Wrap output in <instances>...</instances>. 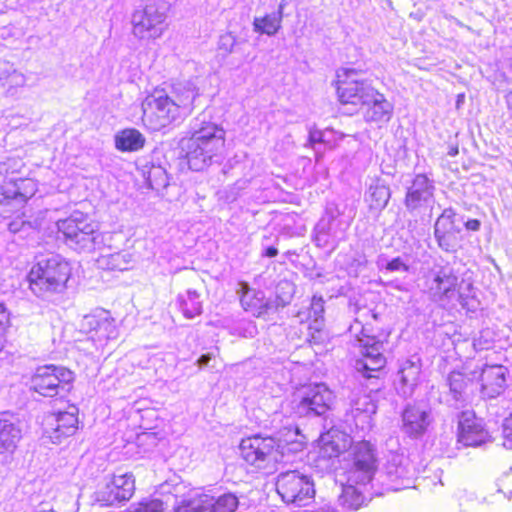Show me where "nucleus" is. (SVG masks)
I'll return each instance as SVG.
<instances>
[{"label": "nucleus", "mask_w": 512, "mask_h": 512, "mask_svg": "<svg viewBox=\"0 0 512 512\" xmlns=\"http://www.w3.org/2000/svg\"><path fill=\"white\" fill-rule=\"evenodd\" d=\"M199 96V88L193 80L174 83L169 93L156 90L142 103V121L152 131L182 122L192 114Z\"/></svg>", "instance_id": "1"}, {"label": "nucleus", "mask_w": 512, "mask_h": 512, "mask_svg": "<svg viewBox=\"0 0 512 512\" xmlns=\"http://www.w3.org/2000/svg\"><path fill=\"white\" fill-rule=\"evenodd\" d=\"M190 136L180 140V148L185 153L188 166L194 171H203L219 162L225 146V131L216 123L198 115L189 125Z\"/></svg>", "instance_id": "2"}, {"label": "nucleus", "mask_w": 512, "mask_h": 512, "mask_svg": "<svg viewBox=\"0 0 512 512\" xmlns=\"http://www.w3.org/2000/svg\"><path fill=\"white\" fill-rule=\"evenodd\" d=\"M70 276L71 266L62 256H42L28 274L29 287L35 296L49 301L54 295L64 292Z\"/></svg>", "instance_id": "3"}, {"label": "nucleus", "mask_w": 512, "mask_h": 512, "mask_svg": "<svg viewBox=\"0 0 512 512\" xmlns=\"http://www.w3.org/2000/svg\"><path fill=\"white\" fill-rule=\"evenodd\" d=\"M58 231L63 234L65 243L79 252H92L100 249L103 237L97 226L81 212L57 222Z\"/></svg>", "instance_id": "4"}, {"label": "nucleus", "mask_w": 512, "mask_h": 512, "mask_svg": "<svg viewBox=\"0 0 512 512\" xmlns=\"http://www.w3.org/2000/svg\"><path fill=\"white\" fill-rule=\"evenodd\" d=\"M335 395L324 383L301 389L292 401L293 413L298 417H327L333 408Z\"/></svg>", "instance_id": "5"}, {"label": "nucleus", "mask_w": 512, "mask_h": 512, "mask_svg": "<svg viewBox=\"0 0 512 512\" xmlns=\"http://www.w3.org/2000/svg\"><path fill=\"white\" fill-rule=\"evenodd\" d=\"M75 374L64 366L44 365L38 367L31 377V389L44 397L62 396L68 393Z\"/></svg>", "instance_id": "6"}, {"label": "nucleus", "mask_w": 512, "mask_h": 512, "mask_svg": "<svg viewBox=\"0 0 512 512\" xmlns=\"http://www.w3.org/2000/svg\"><path fill=\"white\" fill-rule=\"evenodd\" d=\"M388 335H370L365 327H362L358 342L361 348L362 358L356 360L355 369L367 379L378 378V373L386 365L383 353L387 344Z\"/></svg>", "instance_id": "7"}, {"label": "nucleus", "mask_w": 512, "mask_h": 512, "mask_svg": "<svg viewBox=\"0 0 512 512\" xmlns=\"http://www.w3.org/2000/svg\"><path fill=\"white\" fill-rule=\"evenodd\" d=\"M276 490L287 504L305 506L315 496L311 478L297 470L282 472L277 476Z\"/></svg>", "instance_id": "8"}, {"label": "nucleus", "mask_w": 512, "mask_h": 512, "mask_svg": "<svg viewBox=\"0 0 512 512\" xmlns=\"http://www.w3.org/2000/svg\"><path fill=\"white\" fill-rule=\"evenodd\" d=\"M166 10L165 5H160L155 0L137 8L131 18L134 36L139 39L161 37L166 30Z\"/></svg>", "instance_id": "9"}, {"label": "nucleus", "mask_w": 512, "mask_h": 512, "mask_svg": "<svg viewBox=\"0 0 512 512\" xmlns=\"http://www.w3.org/2000/svg\"><path fill=\"white\" fill-rule=\"evenodd\" d=\"M276 441L272 436L259 434L242 439L239 445L241 458L256 469H266L281 462L275 450Z\"/></svg>", "instance_id": "10"}, {"label": "nucleus", "mask_w": 512, "mask_h": 512, "mask_svg": "<svg viewBox=\"0 0 512 512\" xmlns=\"http://www.w3.org/2000/svg\"><path fill=\"white\" fill-rule=\"evenodd\" d=\"M37 191V184L31 178L9 177L1 186L0 217L19 210Z\"/></svg>", "instance_id": "11"}, {"label": "nucleus", "mask_w": 512, "mask_h": 512, "mask_svg": "<svg viewBox=\"0 0 512 512\" xmlns=\"http://www.w3.org/2000/svg\"><path fill=\"white\" fill-rule=\"evenodd\" d=\"M357 74L352 68H342L337 72V93L341 103L363 106L377 91L367 80L357 78Z\"/></svg>", "instance_id": "12"}, {"label": "nucleus", "mask_w": 512, "mask_h": 512, "mask_svg": "<svg viewBox=\"0 0 512 512\" xmlns=\"http://www.w3.org/2000/svg\"><path fill=\"white\" fill-rule=\"evenodd\" d=\"M376 459L372 445L362 441L353 447L352 461L346 471V483L366 488L375 474Z\"/></svg>", "instance_id": "13"}, {"label": "nucleus", "mask_w": 512, "mask_h": 512, "mask_svg": "<svg viewBox=\"0 0 512 512\" xmlns=\"http://www.w3.org/2000/svg\"><path fill=\"white\" fill-rule=\"evenodd\" d=\"M401 431L412 440H420L434 422L432 409L423 403H408L401 413Z\"/></svg>", "instance_id": "14"}, {"label": "nucleus", "mask_w": 512, "mask_h": 512, "mask_svg": "<svg viewBox=\"0 0 512 512\" xmlns=\"http://www.w3.org/2000/svg\"><path fill=\"white\" fill-rule=\"evenodd\" d=\"M383 476L388 490L409 488L414 477V467L404 454L392 453L384 466Z\"/></svg>", "instance_id": "15"}, {"label": "nucleus", "mask_w": 512, "mask_h": 512, "mask_svg": "<svg viewBox=\"0 0 512 512\" xmlns=\"http://www.w3.org/2000/svg\"><path fill=\"white\" fill-rule=\"evenodd\" d=\"M456 216L453 208H446L434 224L436 242L440 249L448 253H454L460 247L462 229L456 223Z\"/></svg>", "instance_id": "16"}, {"label": "nucleus", "mask_w": 512, "mask_h": 512, "mask_svg": "<svg viewBox=\"0 0 512 512\" xmlns=\"http://www.w3.org/2000/svg\"><path fill=\"white\" fill-rule=\"evenodd\" d=\"M489 439L482 419L477 418L472 412H462L458 422V442L466 447H478Z\"/></svg>", "instance_id": "17"}, {"label": "nucleus", "mask_w": 512, "mask_h": 512, "mask_svg": "<svg viewBox=\"0 0 512 512\" xmlns=\"http://www.w3.org/2000/svg\"><path fill=\"white\" fill-rule=\"evenodd\" d=\"M435 191L434 181L427 175L416 174L407 187L404 204L409 211H414L423 205L429 204Z\"/></svg>", "instance_id": "18"}, {"label": "nucleus", "mask_w": 512, "mask_h": 512, "mask_svg": "<svg viewBox=\"0 0 512 512\" xmlns=\"http://www.w3.org/2000/svg\"><path fill=\"white\" fill-rule=\"evenodd\" d=\"M78 408L70 405L68 410L59 411L51 418V430H47V437L52 443L60 444L64 438L75 434L78 429Z\"/></svg>", "instance_id": "19"}, {"label": "nucleus", "mask_w": 512, "mask_h": 512, "mask_svg": "<svg viewBox=\"0 0 512 512\" xmlns=\"http://www.w3.org/2000/svg\"><path fill=\"white\" fill-rule=\"evenodd\" d=\"M21 438L18 418L10 411L0 412V454L13 452Z\"/></svg>", "instance_id": "20"}, {"label": "nucleus", "mask_w": 512, "mask_h": 512, "mask_svg": "<svg viewBox=\"0 0 512 512\" xmlns=\"http://www.w3.org/2000/svg\"><path fill=\"white\" fill-rule=\"evenodd\" d=\"M507 369L502 365H486L481 372V392L484 397L496 398L506 387Z\"/></svg>", "instance_id": "21"}, {"label": "nucleus", "mask_w": 512, "mask_h": 512, "mask_svg": "<svg viewBox=\"0 0 512 512\" xmlns=\"http://www.w3.org/2000/svg\"><path fill=\"white\" fill-rule=\"evenodd\" d=\"M237 293L243 309L255 317L263 316L272 308V304L265 299L264 292L250 288L246 282L239 283Z\"/></svg>", "instance_id": "22"}, {"label": "nucleus", "mask_w": 512, "mask_h": 512, "mask_svg": "<svg viewBox=\"0 0 512 512\" xmlns=\"http://www.w3.org/2000/svg\"><path fill=\"white\" fill-rule=\"evenodd\" d=\"M273 438L276 441L275 450L278 453V457H281V462L284 461L286 455L300 452L304 448V442L300 439L303 436L300 434L299 428L291 424L280 429Z\"/></svg>", "instance_id": "23"}, {"label": "nucleus", "mask_w": 512, "mask_h": 512, "mask_svg": "<svg viewBox=\"0 0 512 512\" xmlns=\"http://www.w3.org/2000/svg\"><path fill=\"white\" fill-rule=\"evenodd\" d=\"M458 277L449 267H440L434 271L429 289L437 300L450 299L454 294Z\"/></svg>", "instance_id": "24"}, {"label": "nucleus", "mask_w": 512, "mask_h": 512, "mask_svg": "<svg viewBox=\"0 0 512 512\" xmlns=\"http://www.w3.org/2000/svg\"><path fill=\"white\" fill-rule=\"evenodd\" d=\"M421 373L420 360L408 359L400 367L398 371L399 383L397 385V391L403 397L412 396L416 386L419 382Z\"/></svg>", "instance_id": "25"}, {"label": "nucleus", "mask_w": 512, "mask_h": 512, "mask_svg": "<svg viewBox=\"0 0 512 512\" xmlns=\"http://www.w3.org/2000/svg\"><path fill=\"white\" fill-rule=\"evenodd\" d=\"M319 457L323 459L337 458L349 446L346 435L337 429H331L320 436Z\"/></svg>", "instance_id": "26"}, {"label": "nucleus", "mask_w": 512, "mask_h": 512, "mask_svg": "<svg viewBox=\"0 0 512 512\" xmlns=\"http://www.w3.org/2000/svg\"><path fill=\"white\" fill-rule=\"evenodd\" d=\"M363 106H366L364 112L366 122H388L392 117L393 105L378 91Z\"/></svg>", "instance_id": "27"}, {"label": "nucleus", "mask_w": 512, "mask_h": 512, "mask_svg": "<svg viewBox=\"0 0 512 512\" xmlns=\"http://www.w3.org/2000/svg\"><path fill=\"white\" fill-rule=\"evenodd\" d=\"M449 387V395L456 404L464 405L470 398L472 379L460 371H452L446 378Z\"/></svg>", "instance_id": "28"}, {"label": "nucleus", "mask_w": 512, "mask_h": 512, "mask_svg": "<svg viewBox=\"0 0 512 512\" xmlns=\"http://www.w3.org/2000/svg\"><path fill=\"white\" fill-rule=\"evenodd\" d=\"M326 214L328 217V222L325 223L324 220H321L318 223L316 226L317 233L315 240L318 245L326 246L331 244L334 247L340 238L331 232L332 223L336 220V218L343 214V210H341L335 203H329L326 208Z\"/></svg>", "instance_id": "29"}, {"label": "nucleus", "mask_w": 512, "mask_h": 512, "mask_svg": "<svg viewBox=\"0 0 512 512\" xmlns=\"http://www.w3.org/2000/svg\"><path fill=\"white\" fill-rule=\"evenodd\" d=\"M286 2L281 1L277 11L268 13L262 17H255L253 20V31L267 36H274L282 26L284 9Z\"/></svg>", "instance_id": "30"}, {"label": "nucleus", "mask_w": 512, "mask_h": 512, "mask_svg": "<svg viewBox=\"0 0 512 512\" xmlns=\"http://www.w3.org/2000/svg\"><path fill=\"white\" fill-rule=\"evenodd\" d=\"M207 501V494L191 489L186 494L175 497L173 512H205Z\"/></svg>", "instance_id": "31"}, {"label": "nucleus", "mask_w": 512, "mask_h": 512, "mask_svg": "<svg viewBox=\"0 0 512 512\" xmlns=\"http://www.w3.org/2000/svg\"><path fill=\"white\" fill-rule=\"evenodd\" d=\"M145 137L134 128L124 129L115 135V146L123 152L137 151L143 148Z\"/></svg>", "instance_id": "32"}, {"label": "nucleus", "mask_w": 512, "mask_h": 512, "mask_svg": "<svg viewBox=\"0 0 512 512\" xmlns=\"http://www.w3.org/2000/svg\"><path fill=\"white\" fill-rule=\"evenodd\" d=\"M362 487L352 484H342L341 494L339 495V504L346 509L357 510L362 507L366 501Z\"/></svg>", "instance_id": "33"}, {"label": "nucleus", "mask_w": 512, "mask_h": 512, "mask_svg": "<svg viewBox=\"0 0 512 512\" xmlns=\"http://www.w3.org/2000/svg\"><path fill=\"white\" fill-rule=\"evenodd\" d=\"M300 321L310 320L309 328L320 332L324 326V300L322 297L313 296L306 312H298Z\"/></svg>", "instance_id": "34"}, {"label": "nucleus", "mask_w": 512, "mask_h": 512, "mask_svg": "<svg viewBox=\"0 0 512 512\" xmlns=\"http://www.w3.org/2000/svg\"><path fill=\"white\" fill-rule=\"evenodd\" d=\"M391 197L390 188L383 183L370 185L365 195V200L371 210H383Z\"/></svg>", "instance_id": "35"}, {"label": "nucleus", "mask_w": 512, "mask_h": 512, "mask_svg": "<svg viewBox=\"0 0 512 512\" xmlns=\"http://www.w3.org/2000/svg\"><path fill=\"white\" fill-rule=\"evenodd\" d=\"M377 411V405L369 395H362L351 404L352 416L363 424H370L372 416Z\"/></svg>", "instance_id": "36"}, {"label": "nucleus", "mask_w": 512, "mask_h": 512, "mask_svg": "<svg viewBox=\"0 0 512 512\" xmlns=\"http://www.w3.org/2000/svg\"><path fill=\"white\" fill-rule=\"evenodd\" d=\"M132 261V255L129 252L122 251L101 255L97 263L103 269L124 271L129 269Z\"/></svg>", "instance_id": "37"}, {"label": "nucleus", "mask_w": 512, "mask_h": 512, "mask_svg": "<svg viewBox=\"0 0 512 512\" xmlns=\"http://www.w3.org/2000/svg\"><path fill=\"white\" fill-rule=\"evenodd\" d=\"M178 302L183 315L188 319L202 313L200 294L196 290L189 289L185 294L179 295Z\"/></svg>", "instance_id": "38"}, {"label": "nucleus", "mask_w": 512, "mask_h": 512, "mask_svg": "<svg viewBox=\"0 0 512 512\" xmlns=\"http://www.w3.org/2000/svg\"><path fill=\"white\" fill-rule=\"evenodd\" d=\"M207 501L205 504V511L209 512H234L238 507V499L232 493H226L215 499L213 496L207 494Z\"/></svg>", "instance_id": "39"}, {"label": "nucleus", "mask_w": 512, "mask_h": 512, "mask_svg": "<svg viewBox=\"0 0 512 512\" xmlns=\"http://www.w3.org/2000/svg\"><path fill=\"white\" fill-rule=\"evenodd\" d=\"M110 487L119 492L123 502L128 501L135 491V480L132 474L114 475L110 481Z\"/></svg>", "instance_id": "40"}, {"label": "nucleus", "mask_w": 512, "mask_h": 512, "mask_svg": "<svg viewBox=\"0 0 512 512\" xmlns=\"http://www.w3.org/2000/svg\"><path fill=\"white\" fill-rule=\"evenodd\" d=\"M146 180L149 187L158 192L169 185L166 170L161 166H152L148 171Z\"/></svg>", "instance_id": "41"}, {"label": "nucleus", "mask_w": 512, "mask_h": 512, "mask_svg": "<svg viewBox=\"0 0 512 512\" xmlns=\"http://www.w3.org/2000/svg\"><path fill=\"white\" fill-rule=\"evenodd\" d=\"M95 501L102 506H114L123 502L119 497V492L110 487V481L95 492Z\"/></svg>", "instance_id": "42"}, {"label": "nucleus", "mask_w": 512, "mask_h": 512, "mask_svg": "<svg viewBox=\"0 0 512 512\" xmlns=\"http://www.w3.org/2000/svg\"><path fill=\"white\" fill-rule=\"evenodd\" d=\"M104 309H97L93 313L85 315L80 321V330L85 333L95 332L97 335L102 318L106 315Z\"/></svg>", "instance_id": "43"}, {"label": "nucleus", "mask_w": 512, "mask_h": 512, "mask_svg": "<svg viewBox=\"0 0 512 512\" xmlns=\"http://www.w3.org/2000/svg\"><path fill=\"white\" fill-rule=\"evenodd\" d=\"M164 503L157 498H144L138 503H132L126 512H163Z\"/></svg>", "instance_id": "44"}, {"label": "nucleus", "mask_w": 512, "mask_h": 512, "mask_svg": "<svg viewBox=\"0 0 512 512\" xmlns=\"http://www.w3.org/2000/svg\"><path fill=\"white\" fill-rule=\"evenodd\" d=\"M102 322L99 326L97 337L102 340H111L118 337V330L115 324V319L111 317L109 311H106V315L101 319Z\"/></svg>", "instance_id": "45"}, {"label": "nucleus", "mask_w": 512, "mask_h": 512, "mask_svg": "<svg viewBox=\"0 0 512 512\" xmlns=\"http://www.w3.org/2000/svg\"><path fill=\"white\" fill-rule=\"evenodd\" d=\"M380 269H385L388 272H408L409 265L400 256L392 258L390 260H380L378 262Z\"/></svg>", "instance_id": "46"}, {"label": "nucleus", "mask_w": 512, "mask_h": 512, "mask_svg": "<svg viewBox=\"0 0 512 512\" xmlns=\"http://www.w3.org/2000/svg\"><path fill=\"white\" fill-rule=\"evenodd\" d=\"M503 446L512 449V417L506 418L502 423Z\"/></svg>", "instance_id": "47"}, {"label": "nucleus", "mask_w": 512, "mask_h": 512, "mask_svg": "<svg viewBox=\"0 0 512 512\" xmlns=\"http://www.w3.org/2000/svg\"><path fill=\"white\" fill-rule=\"evenodd\" d=\"M236 44V37L231 33H226L220 37L219 48L226 53H231Z\"/></svg>", "instance_id": "48"}, {"label": "nucleus", "mask_w": 512, "mask_h": 512, "mask_svg": "<svg viewBox=\"0 0 512 512\" xmlns=\"http://www.w3.org/2000/svg\"><path fill=\"white\" fill-rule=\"evenodd\" d=\"M7 226L8 230L15 234L22 231L26 226L30 227V223H27L21 217H17L10 221Z\"/></svg>", "instance_id": "49"}, {"label": "nucleus", "mask_w": 512, "mask_h": 512, "mask_svg": "<svg viewBox=\"0 0 512 512\" xmlns=\"http://www.w3.org/2000/svg\"><path fill=\"white\" fill-rule=\"evenodd\" d=\"M25 83V77L22 73L13 70L8 76V84L10 86H22Z\"/></svg>", "instance_id": "50"}, {"label": "nucleus", "mask_w": 512, "mask_h": 512, "mask_svg": "<svg viewBox=\"0 0 512 512\" xmlns=\"http://www.w3.org/2000/svg\"><path fill=\"white\" fill-rule=\"evenodd\" d=\"M322 142V132L318 130L309 132V143L313 146L316 143Z\"/></svg>", "instance_id": "51"}, {"label": "nucleus", "mask_w": 512, "mask_h": 512, "mask_svg": "<svg viewBox=\"0 0 512 512\" xmlns=\"http://www.w3.org/2000/svg\"><path fill=\"white\" fill-rule=\"evenodd\" d=\"M467 230L478 231L481 227V222L478 219H469L464 223Z\"/></svg>", "instance_id": "52"}, {"label": "nucleus", "mask_w": 512, "mask_h": 512, "mask_svg": "<svg viewBox=\"0 0 512 512\" xmlns=\"http://www.w3.org/2000/svg\"><path fill=\"white\" fill-rule=\"evenodd\" d=\"M278 254V249L274 246H269L263 249L262 256L272 258Z\"/></svg>", "instance_id": "53"}, {"label": "nucleus", "mask_w": 512, "mask_h": 512, "mask_svg": "<svg viewBox=\"0 0 512 512\" xmlns=\"http://www.w3.org/2000/svg\"><path fill=\"white\" fill-rule=\"evenodd\" d=\"M210 360H211L210 354H203L198 358L197 364L200 368H203L209 364Z\"/></svg>", "instance_id": "54"}, {"label": "nucleus", "mask_w": 512, "mask_h": 512, "mask_svg": "<svg viewBox=\"0 0 512 512\" xmlns=\"http://www.w3.org/2000/svg\"><path fill=\"white\" fill-rule=\"evenodd\" d=\"M290 298H291V296H288L286 298L281 297V296H277L276 299H275V307L276 308H278V307H285L287 304L290 303Z\"/></svg>", "instance_id": "55"}, {"label": "nucleus", "mask_w": 512, "mask_h": 512, "mask_svg": "<svg viewBox=\"0 0 512 512\" xmlns=\"http://www.w3.org/2000/svg\"><path fill=\"white\" fill-rule=\"evenodd\" d=\"M482 336L479 337L478 339H474V342H473V346L475 349L477 350H483V349H487L488 346H486L487 344V341L485 340H482Z\"/></svg>", "instance_id": "56"}, {"label": "nucleus", "mask_w": 512, "mask_h": 512, "mask_svg": "<svg viewBox=\"0 0 512 512\" xmlns=\"http://www.w3.org/2000/svg\"><path fill=\"white\" fill-rule=\"evenodd\" d=\"M505 102H506L507 108L509 110H512V89L506 93Z\"/></svg>", "instance_id": "57"}, {"label": "nucleus", "mask_w": 512, "mask_h": 512, "mask_svg": "<svg viewBox=\"0 0 512 512\" xmlns=\"http://www.w3.org/2000/svg\"><path fill=\"white\" fill-rule=\"evenodd\" d=\"M459 153V150H458V147L457 146H452L449 148L447 154L451 157H454L456 156L457 154Z\"/></svg>", "instance_id": "58"}, {"label": "nucleus", "mask_w": 512, "mask_h": 512, "mask_svg": "<svg viewBox=\"0 0 512 512\" xmlns=\"http://www.w3.org/2000/svg\"><path fill=\"white\" fill-rule=\"evenodd\" d=\"M34 512H56L53 509L38 508Z\"/></svg>", "instance_id": "59"}, {"label": "nucleus", "mask_w": 512, "mask_h": 512, "mask_svg": "<svg viewBox=\"0 0 512 512\" xmlns=\"http://www.w3.org/2000/svg\"><path fill=\"white\" fill-rule=\"evenodd\" d=\"M508 69L512 72V56L507 59Z\"/></svg>", "instance_id": "60"}, {"label": "nucleus", "mask_w": 512, "mask_h": 512, "mask_svg": "<svg viewBox=\"0 0 512 512\" xmlns=\"http://www.w3.org/2000/svg\"><path fill=\"white\" fill-rule=\"evenodd\" d=\"M282 285L287 286V287H291V284H290V283H288V282H285V283H283Z\"/></svg>", "instance_id": "61"}, {"label": "nucleus", "mask_w": 512, "mask_h": 512, "mask_svg": "<svg viewBox=\"0 0 512 512\" xmlns=\"http://www.w3.org/2000/svg\"><path fill=\"white\" fill-rule=\"evenodd\" d=\"M511 495H512V491H511Z\"/></svg>", "instance_id": "62"}]
</instances>
